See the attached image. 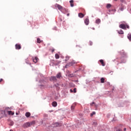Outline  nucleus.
<instances>
[{"label": "nucleus", "mask_w": 131, "mask_h": 131, "mask_svg": "<svg viewBox=\"0 0 131 131\" xmlns=\"http://www.w3.org/2000/svg\"><path fill=\"white\" fill-rule=\"evenodd\" d=\"M74 64H75V62H74V61H72L71 62H69L66 65L65 68H68V67H70L72 66L73 65H74Z\"/></svg>", "instance_id": "obj_1"}, {"label": "nucleus", "mask_w": 131, "mask_h": 131, "mask_svg": "<svg viewBox=\"0 0 131 131\" xmlns=\"http://www.w3.org/2000/svg\"><path fill=\"white\" fill-rule=\"evenodd\" d=\"M50 79L51 81H54L55 82H56L57 81V78L55 76H51Z\"/></svg>", "instance_id": "obj_2"}, {"label": "nucleus", "mask_w": 131, "mask_h": 131, "mask_svg": "<svg viewBox=\"0 0 131 131\" xmlns=\"http://www.w3.org/2000/svg\"><path fill=\"white\" fill-rule=\"evenodd\" d=\"M55 7L57 8V9H58V10L60 11H61V10H63V7L61 6V5L59 4H55Z\"/></svg>", "instance_id": "obj_3"}, {"label": "nucleus", "mask_w": 131, "mask_h": 131, "mask_svg": "<svg viewBox=\"0 0 131 131\" xmlns=\"http://www.w3.org/2000/svg\"><path fill=\"white\" fill-rule=\"evenodd\" d=\"M56 79H60L61 77H62V74L61 73H58L56 74Z\"/></svg>", "instance_id": "obj_4"}, {"label": "nucleus", "mask_w": 131, "mask_h": 131, "mask_svg": "<svg viewBox=\"0 0 131 131\" xmlns=\"http://www.w3.org/2000/svg\"><path fill=\"white\" fill-rule=\"evenodd\" d=\"M24 126L26 128H27V127H29L30 126H31V125H30V122H27V123L24 124Z\"/></svg>", "instance_id": "obj_5"}, {"label": "nucleus", "mask_w": 131, "mask_h": 131, "mask_svg": "<svg viewBox=\"0 0 131 131\" xmlns=\"http://www.w3.org/2000/svg\"><path fill=\"white\" fill-rule=\"evenodd\" d=\"M84 24L85 25H89V24H90V19H89V17L85 19Z\"/></svg>", "instance_id": "obj_6"}, {"label": "nucleus", "mask_w": 131, "mask_h": 131, "mask_svg": "<svg viewBox=\"0 0 131 131\" xmlns=\"http://www.w3.org/2000/svg\"><path fill=\"white\" fill-rule=\"evenodd\" d=\"M15 47L16 50H21V45L16 44Z\"/></svg>", "instance_id": "obj_7"}, {"label": "nucleus", "mask_w": 131, "mask_h": 131, "mask_svg": "<svg viewBox=\"0 0 131 131\" xmlns=\"http://www.w3.org/2000/svg\"><path fill=\"white\" fill-rule=\"evenodd\" d=\"M120 28H121L122 29H126V26L124 24H121L119 25Z\"/></svg>", "instance_id": "obj_8"}, {"label": "nucleus", "mask_w": 131, "mask_h": 131, "mask_svg": "<svg viewBox=\"0 0 131 131\" xmlns=\"http://www.w3.org/2000/svg\"><path fill=\"white\" fill-rule=\"evenodd\" d=\"M33 62H34V63H37V61H38V60H39L38 59V58L35 57L34 58H33Z\"/></svg>", "instance_id": "obj_9"}, {"label": "nucleus", "mask_w": 131, "mask_h": 131, "mask_svg": "<svg viewBox=\"0 0 131 131\" xmlns=\"http://www.w3.org/2000/svg\"><path fill=\"white\" fill-rule=\"evenodd\" d=\"M78 16L80 18H83V17H84V14H83L82 13H79L78 14Z\"/></svg>", "instance_id": "obj_10"}, {"label": "nucleus", "mask_w": 131, "mask_h": 131, "mask_svg": "<svg viewBox=\"0 0 131 131\" xmlns=\"http://www.w3.org/2000/svg\"><path fill=\"white\" fill-rule=\"evenodd\" d=\"M99 62L101 63L102 66H105V63H104V60H103V59H100Z\"/></svg>", "instance_id": "obj_11"}, {"label": "nucleus", "mask_w": 131, "mask_h": 131, "mask_svg": "<svg viewBox=\"0 0 131 131\" xmlns=\"http://www.w3.org/2000/svg\"><path fill=\"white\" fill-rule=\"evenodd\" d=\"M73 3H74V1L73 0H71L70 1L71 7H74V4H73Z\"/></svg>", "instance_id": "obj_12"}, {"label": "nucleus", "mask_w": 131, "mask_h": 131, "mask_svg": "<svg viewBox=\"0 0 131 131\" xmlns=\"http://www.w3.org/2000/svg\"><path fill=\"white\" fill-rule=\"evenodd\" d=\"M75 106H76V104L74 103L73 104H72L71 107V110H74V108H75Z\"/></svg>", "instance_id": "obj_13"}, {"label": "nucleus", "mask_w": 131, "mask_h": 131, "mask_svg": "<svg viewBox=\"0 0 131 131\" xmlns=\"http://www.w3.org/2000/svg\"><path fill=\"white\" fill-rule=\"evenodd\" d=\"M57 102L56 101H54L52 103V106L53 107H57Z\"/></svg>", "instance_id": "obj_14"}, {"label": "nucleus", "mask_w": 131, "mask_h": 131, "mask_svg": "<svg viewBox=\"0 0 131 131\" xmlns=\"http://www.w3.org/2000/svg\"><path fill=\"white\" fill-rule=\"evenodd\" d=\"M8 113L9 115H14V114H15V113L12 111H8Z\"/></svg>", "instance_id": "obj_15"}, {"label": "nucleus", "mask_w": 131, "mask_h": 131, "mask_svg": "<svg viewBox=\"0 0 131 131\" xmlns=\"http://www.w3.org/2000/svg\"><path fill=\"white\" fill-rule=\"evenodd\" d=\"M96 24H100V23H101V19H96Z\"/></svg>", "instance_id": "obj_16"}, {"label": "nucleus", "mask_w": 131, "mask_h": 131, "mask_svg": "<svg viewBox=\"0 0 131 131\" xmlns=\"http://www.w3.org/2000/svg\"><path fill=\"white\" fill-rule=\"evenodd\" d=\"M100 81H101V83H104L105 82V78H101L100 79Z\"/></svg>", "instance_id": "obj_17"}, {"label": "nucleus", "mask_w": 131, "mask_h": 131, "mask_svg": "<svg viewBox=\"0 0 131 131\" xmlns=\"http://www.w3.org/2000/svg\"><path fill=\"white\" fill-rule=\"evenodd\" d=\"M25 115H26V117H29L31 115V114L29 112H27L26 113Z\"/></svg>", "instance_id": "obj_18"}, {"label": "nucleus", "mask_w": 131, "mask_h": 131, "mask_svg": "<svg viewBox=\"0 0 131 131\" xmlns=\"http://www.w3.org/2000/svg\"><path fill=\"white\" fill-rule=\"evenodd\" d=\"M55 59H59V58H60V55H59V54L56 53L55 54Z\"/></svg>", "instance_id": "obj_19"}, {"label": "nucleus", "mask_w": 131, "mask_h": 131, "mask_svg": "<svg viewBox=\"0 0 131 131\" xmlns=\"http://www.w3.org/2000/svg\"><path fill=\"white\" fill-rule=\"evenodd\" d=\"M107 9H110L111 8V4H107L106 5Z\"/></svg>", "instance_id": "obj_20"}, {"label": "nucleus", "mask_w": 131, "mask_h": 131, "mask_svg": "<svg viewBox=\"0 0 131 131\" xmlns=\"http://www.w3.org/2000/svg\"><path fill=\"white\" fill-rule=\"evenodd\" d=\"M127 38L130 40V41H131V34H129L128 35Z\"/></svg>", "instance_id": "obj_21"}, {"label": "nucleus", "mask_w": 131, "mask_h": 131, "mask_svg": "<svg viewBox=\"0 0 131 131\" xmlns=\"http://www.w3.org/2000/svg\"><path fill=\"white\" fill-rule=\"evenodd\" d=\"M37 43H40V42H41V40H40V39L39 38H37Z\"/></svg>", "instance_id": "obj_22"}, {"label": "nucleus", "mask_w": 131, "mask_h": 131, "mask_svg": "<svg viewBox=\"0 0 131 131\" xmlns=\"http://www.w3.org/2000/svg\"><path fill=\"white\" fill-rule=\"evenodd\" d=\"M118 33L119 34H123V31H122V30H120L118 31Z\"/></svg>", "instance_id": "obj_23"}, {"label": "nucleus", "mask_w": 131, "mask_h": 131, "mask_svg": "<svg viewBox=\"0 0 131 131\" xmlns=\"http://www.w3.org/2000/svg\"><path fill=\"white\" fill-rule=\"evenodd\" d=\"M69 59H70V57L66 56V59H65L66 62H67V61H68V60H69Z\"/></svg>", "instance_id": "obj_24"}, {"label": "nucleus", "mask_w": 131, "mask_h": 131, "mask_svg": "<svg viewBox=\"0 0 131 131\" xmlns=\"http://www.w3.org/2000/svg\"><path fill=\"white\" fill-rule=\"evenodd\" d=\"M55 126H61V124L59 123H55Z\"/></svg>", "instance_id": "obj_25"}, {"label": "nucleus", "mask_w": 131, "mask_h": 131, "mask_svg": "<svg viewBox=\"0 0 131 131\" xmlns=\"http://www.w3.org/2000/svg\"><path fill=\"white\" fill-rule=\"evenodd\" d=\"M35 121H32L30 123V124L31 125H33V124H35Z\"/></svg>", "instance_id": "obj_26"}, {"label": "nucleus", "mask_w": 131, "mask_h": 131, "mask_svg": "<svg viewBox=\"0 0 131 131\" xmlns=\"http://www.w3.org/2000/svg\"><path fill=\"white\" fill-rule=\"evenodd\" d=\"M14 125V122L13 121H10V123L9 124V125Z\"/></svg>", "instance_id": "obj_27"}, {"label": "nucleus", "mask_w": 131, "mask_h": 131, "mask_svg": "<svg viewBox=\"0 0 131 131\" xmlns=\"http://www.w3.org/2000/svg\"><path fill=\"white\" fill-rule=\"evenodd\" d=\"M96 114V112H93L91 114V116H93V115H95Z\"/></svg>", "instance_id": "obj_28"}, {"label": "nucleus", "mask_w": 131, "mask_h": 131, "mask_svg": "<svg viewBox=\"0 0 131 131\" xmlns=\"http://www.w3.org/2000/svg\"><path fill=\"white\" fill-rule=\"evenodd\" d=\"M90 46H93V42L90 41Z\"/></svg>", "instance_id": "obj_29"}, {"label": "nucleus", "mask_w": 131, "mask_h": 131, "mask_svg": "<svg viewBox=\"0 0 131 131\" xmlns=\"http://www.w3.org/2000/svg\"><path fill=\"white\" fill-rule=\"evenodd\" d=\"M51 52L52 53H54V52H55V49H51Z\"/></svg>", "instance_id": "obj_30"}, {"label": "nucleus", "mask_w": 131, "mask_h": 131, "mask_svg": "<svg viewBox=\"0 0 131 131\" xmlns=\"http://www.w3.org/2000/svg\"><path fill=\"white\" fill-rule=\"evenodd\" d=\"M95 104V102H93L92 103L90 104L91 106H93Z\"/></svg>", "instance_id": "obj_31"}, {"label": "nucleus", "mask_w": 131, "mask_h": 131, "mask_svg": "<svg viewBox=\"0 0 131 131\" xmlns=\"http://www.w3.org/2000/svg\"><path fill=\"white\" fill-rule=\"evenodd\" d=\"M74 93H76V88L74 89Z\"/></svg>", "instance_id": "obj_32"}, {"label": "nucleus", "mask_w": 131, "mask_h": 131, "mask_svg": "<svg viewBox=\"0 0 131 131\" xmlns=\"http://www.w3.org/2000/svg\"><path fill=\"white\" fill-rule=\"evenodd\" d=\"M120 11H123V8L121 7L120 8Z\"/></svg>", "instance_id": "obj_33"}, {"label": "nucleus", "mask_w": 131, "mask_h": 131, "mask_svg": "<svg viewBox=\"0 0 131 131\" xmlns=\"http://www.w3.org/2000/svg\"><path fill=\"white\" fill-rule=\"evenodd\" d=\"M3 80H4L3 79H2V78L0 79V83H1V82H2V81H3Z\"/></svg>", "instance_id": "obj_34"}, {"label": "nucleus", "mask_w": 131, "mask_h": 131, "mask_svg": "<svg viewBox=\"0 0 131 131\" xmlns=\"http://www.w3.org/2000/svg\"><path fill=\"white\" fill-rule=\"evenodd\" d=\"M126 28H127L128 29H129V26L126 25Z\"/></svg>", "instance_id": "obj_35"}, {"label": "nucleus", "mask_w": 131, "mask_h": 131, "mask_svg": "<svg viewBox=\"0 0 131 131\" xmlns=\"http://www.w3.org/2000/svg\"><path fill=\"white\" fill-rule=\"evenodd\" d=\"M116 131H122V130L121 129H117Z\"/></svg>", "instance_id": "obj_36"}, {"label": "nucleus", "mask_w": 131, "mask_h": 131, "mask_svg": "<svg viewBox=\"0 0 131 131\" xmlns=\"http://www.w3.org/2000/svg\"><path fill=\"white\" fill-rule=\"evenodd\" d=\"M70 91L71 93H73V91L72 90V89H71Z\"/></svg>", "instance_id": "obj_37"}, {"label": "nucleus", "mask_w": 131, "mask_h": 131, "mask_svg": "<svg viewBox=\"0 0 131 131\" xmlns=\"http://www.w3.org/2000/svg\"><path fill=\"white\" fill-rule=\"evenodd\" d=\"M124 131H126V128H124Z\"/></svg>", "instance_id": "obj_38"}, {"label": "nucleus", "mask_w": 131, "mask_h": 131, "mask_svg": "<svg viewBox=\"0 0 131 131\" xmlns=\"http://www.w3.org/2000/svg\"><path fill=\"white\" fill-rule=\"evenodd\" d=\"M124 0H120V1L122 2V3H123V1H124Z\"/></svg>", "instance_id": "obj_39"}, {"label": "nucleus", "mask_w": 131, "mask_h": 131, "mask_svg": "<svg viewBox=\"0 0 131 131\" xmlns=\"http://www.w3.org/2000/svg\"><path fill=\"white\" fill-rule=\"evenodd\" d=\"M18 114H18V113H16V115H18Z\"/></svg>", "instance_id": "obj_40"}, {"label": "nucleus", "mask_w": 131, "mask_h": 131, "mask_svg": "<svg viewBox=\"0 0 131 131\" xmlns=\"http://www.w3.org/2000/svg\"><path fill=\"white\" fill-rule=\"evenodd\" d=\"M92 29H93V30H95L94 28H92Z\"/></svg>", "instance_id": "obj_41"}, {"label": "nucleus", "mask_w": 131, "mask_h": 131, "mask_svg": "<svg viewBox=\"0 0 131 131\" xmlns=\"http://www.w3.org/2000/svg\"><path fill=\"white\" fill-rule=\"evenodd\" d=\"M70 15L69 13L67 14V16H69Z\"/></svg>", "instance_id": "obj_42"}, {"label": "nucleus", "mask_w": 131, "mask_h": 131, "mask_svg": "<svg viewBox=\"0 0 131 131\" xmlns=\"http://www.w3.org/2000/svg\"><path fill=\"white\" fill-rule=\"evenodd\" d=\"M57 85H59V84H57L56 85H55L56 86H57Z\"/></svg>", "instance_id": "obj_43"}]
</instances>
